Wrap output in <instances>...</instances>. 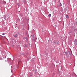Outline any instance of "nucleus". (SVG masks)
Listing matches in <instances>:
<instances>
[{"mask_svg": "<svg viewBox=\"0 0 77 77\" xmlns=\"http://www.w3.org/2000/svg\"><path fill=\"white\" fill-rule=\"evenodd\" d=\"M74 44L75 46H76L77 45V40L76 39H75L74 42Z\"/></svg>", "mask_w": 77, "mask_h": 77, "instance_id": "nucleus-1", "label": "nucleus"}, {"mask_svg": "<svg viewBox=\"0 0 77 77\" xmlns=\"http://www.w3.org/2000/svg\"><path fill=\"white\" fill-rule=\"evenodd\" d=\"M71 54H70V51H69L67 52V54H69V55H72V52H71Z\"/></svg>", "mask_w": 77, "mask_h": 77, "instance_id": "nucleus-2", "label": "nucleus"}, {"mask_svg": "<svg viewBox=\"0 0 77 77\" xmlns=\"http://www.w3.org/2000/svg\"><path fill=\"white\" fill-rule=\"evenodd\" d=\"M3 17H4V20H6V15H3Z\"/></svg>", "mask_w": 77, "mask_h": 77, "instance_id": "nucleus-3", "label": "nucleus"}, {"mask_svg": "<svg viewBox=\"0 0 77 77\" xmlns=\"http://www.w3.org/2000/svg\"><path fill=\"white\" fill-rule=\"evenodd\" d=\"M66 18H67V19L69 18V17L68 16V15H67L66 16Z\"/></svg>", "mask_w": 77, "mask_h": 77, "instance_id": "nucleus-4", "label": "nucleus"}, {"mask_svg": "<svg viewBox=\"0 0 77 77\" xmlns=\"http://www.w3.org/2000/svg\"><path fill=\"white\" fill-rule=\"evenodd\" d=\"M72 33V31H70V32H69V35H71V33Z\"/></svg>", "mask_w": 77, "mask_h": 77, "instance_id": "nucleus-5", "label": "nucleus"}, {"mask_svg": "<svg viewBox=\"0 0 77 77\" xmlns=\"http://www.w3.org/2000/svg\"><path fill=\"white\" fill-rule=\"evenodd\" d=\"M14 37H17L18 36V34H17L16 35H14Z\"/></svg>", "mask_w": 77, "mask_h": 77, "instance_id": "nucleus-6", "label": "nucleus"}, {"mask_svg": "<svg viewBox=\"0 0 77 77\" xmlns=\"http://www.w3.org/2000/svg\"><path fill=\"white\" fill-rule=\"evenodd\" d=\"M25 39H26V42H27L28 41V38L27 37H26Z\"/></svg>", "mask_w": 77, "mask_h": 77, "instance_id": "nucleus-7", "label": "nucleus"}, {"mask_svg": "<svg viewBox=\"0 0 77 77\" xmlns=\"http://www.w3.org/2000/svg\"><path fill=\"white\" fill-rule=\"evenodd\" d=\"M24 47L27 48V45H25V46H24Z\"/></svg>", "mask_w": 77, "mask_h": 77, "instance_id": "nucleus-8", "label": "nucleus"}, {"mask_svg": "<svg viewBox=\"0 0 77 77\" xmlns=\"http://www.w3.org/2000/svg\"><path fill=\"white\" fill-rule=\"evenodd\" d=\"M48 17H51V14H49L48 15Z\"/></svg>", "mask_w": 77, "mask_h": 77, "instance_id": "nucleus-9", "label": "nucleus"}, {"mask_svg": "<svg viewBox=\"0 0 77 77\" xmlns=\"http://www.w3.org/2000/svg\"><path fill=\"white\" fill-rule=\"evenodd\" d=\"M3 3H6V2H5V1L3 0Z\"/></svg>", "mask_w": 77, "mask_h": 77, "instance_id": "nucleus-10", "label": "nucleus"}, {"mask_svg": "<svg viewBox=\"0 0 77 77\" xmlns=\"http://www.w3.org/2000/svg\"><path fill=\"white\" fill-rule=\"evenodd\" d=\"M57 42V41L54 42V44H56Z\"/></svg>", "mask_w": 77, "mask_h": 77, "instance_id": "nucleus-11", "label": "nucleus"}, {"mask_svg": "<svg viewBox=\"0 0 77 77\" xmlns=\"http://www.w3.org/2000/svg\"><path fill=\"white\" fill-rule=\"evenodd\" d=\"M2 35H5V33H2Z\"/></svg>", "mask_w": 77, "mask_h": 77, "instance_id": "nucleus-12", "label": "nucleus"}, {"mask_svg": "<svg viewBox=\"0 0 77 77\" xmlns=\"http://www.w3.org/2000/svg\"><path fill=\"white\" fill-rule=\"evenodd\" d=\"M17 33L18 35H20V32H18Z\"/></svg>", "mask_w": 77, "mask_h": 77, "instance_id": "nucleus-13", "label": "nucleus"}, {"mask_svg": "<svg viewBox=\"0 0 77 77\" xmlns=\"http://www.w3.org/2000/svg\"><path fill=\"white\" fill-rule=\"evenodd\" d=\"M8 59H9L10 60H11V59L10 58H8Z\"/></svg>", "mask_w": 77, "mask_h": 77, "instance_id": "nucleus-14", "label": "nucleus"}, {"mask_svg": "<svg viewBox=\"0 0 77 77\" xmlns=\"http://www.w3.org/2000/svg\"><path fill=\"white\" fill-rule=\"evenodd\" d=\"M60 6H62V4H61V3H60Z\"/></svg>", "mask_w": 77, "mask_h": 77, "instance_id": "nucleus-15", "label": "nucleus"}, {"mask_svg": "<svg viewBox=\"0 0 77 77\" xmlns=\"http://www.w3.org/2000/svg\"><path fill=\"white\" fill-rule=\"evenodd\" d=\"M59 43V41H58L57 42V44H58V43Z\"/></svg>", "mask_w": 77, "mask_h": 77, "instance_id": "nucleus-16", "label": "nucleus"}, {"mask_svg": "<svg viewBox=\"0 0 77 77\" xmlns=\"http://www.w3.org/2000/svg\"><path fill=\"white\" fill-rule=\"evenodd\" d=\"M65 54L67 55V52H65Z\"/></svg>", "mask_w": 77, "mask_h": 77, "instance_id": "nucleus-17", "label": "nucleus"}, {"mask_svg": "<svg viewBox=\"0 0 77 77\" xmlns=\"http://www.w3.org/2000/svg\"><path fill=\"white\" fill-rule=\"evenodd\" d=\"M32 38H34V35H33Z\"/></svg>", "mask_w": 77, "mask_h": 77, "instance_id": "nucleus-18", "label": "nucleus"}, {"mask_svg": "<svg viewBox=\"0 0 77 77\" xmlns=\"http://www.w3.org/2000/svg\"><path fill=\"white\" fill-rule=\"evenodd\" d=\"M1 18H2V19H3V17H2Z\"/></svg>", "mask_w": 77, "mask_h": 77, "instance_id": "nucleus-19", "label": "nucleus"}, {"mask_svg": "<svg viewBox=\"0 0 77 77\" xmlns=\"http://www.w3.org/2000/svg\"><path fill=\"white\" fill-rule=\"evenodd\" d=\"M46 54H48V53H47V52H46Z\"/></svg>", "mask_w": 77, "mask_h": 77, "instance_id": "nucleus-20", "label": "nucleus"}, {"mask_svg": "<svg viewBox=\"0 0 77 77\" xmlns=\"http://www.w3.org/2000/svg\"><path fill=\"white\" fill-rule=\"evenodd\" d=\"M63 11V10H62V11Z\"/></svg>", "mask_w": 77, "mask_h": 77, "instance_id": "nucleus-21", "label": "nucleus"}, {"mask_svg": "<svg viewBox=\"0 0 77 77\" xmlns=\"http://www.w3.org/2000/svg\"><path fill=\"white\" fill-rule=\"evenodd\" d=\"M5 62H6V60H5Z\"/></svg>", "mask_w": 77, "mask_h": 77, "instance_id": "nucleus-22", "label": "nucleus"}, {"mask_svg": "<svg viewBox=\"0 0 77 77\" xmlns=\"http://www.w3.org/2000/svg\"><path fill=\"white\" fill-rule=\"evenodd\" d=\"M6 57H5V59H6Z\"/></svg>", "mask_w": 77, "mask_h": 77, "instance_id": "nucleus-23", "label": "nucleus"}, {"mask_svg": "<svg viewBox=\"0 0 77 77\" xmlns=\"http://www.w3.org/2000/svg\"><path fill=\"white\" fill-rule=\"evenodd\" d=\"M31 75V76H32V75Z\"/></svg>", "mask_w": 77, "mask_h": 77, "instance_id": "nucleus-24", "label": "nucleus"}, {"mask_svg": "<svg viewBox=\"0 0 77 77\" xmlns=\"http://www.w3.org/2000/svg\"><path fill=\"white\" fill-rule=\"evenodd\" d=\"M1 36H2V37H3V36H2V35H1Z\"/></svg>", "mask_w": 77, "mask_h": 77, "instance_id": "nucleus-25", "label": "nucleus"}]
</instances>
